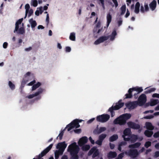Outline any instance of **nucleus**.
<instances>
[{"instance_id":"nucleus-1","label":"nucleus","mask_w":159,"mask_h":159,"mask_svg":"<svg viewBox=\"0 0 159 159\" xmlns=\"http://www.w3.org/2000/svg\"><path fill=\"white\" fill-rule=\"evenodd\" d=\"M67 151L70 153V159H79L78 154L79 151V148L75 142L70 145L68 148Z\"/></svg>"},{"instance_id":"nucleus-2","label":"nucleus","mask_w":159,"mask_h":159,"mask_svg":"<svg viewBox=\"0 0 159 159\" xmlns=\"http://www.w3.org/2000/svg\"><path fill=\"white\" fill-rule=\"evenodd\" d=\"M122 100H119L116 103L115 106H112L109 109L108 111L110 112L111 117H113L115 115V112L114 110H118L124 105V103L122 102Z\"/></svg>"},{"instance_id":"nucleus-3","label":"nucleus","mask_w":159,"mask_h":159,"mask_svg":"<svg viewBox=\"0 0 159 159\" xmlns=\"http://www.w3.org/2000/svg\"><path fill=\"white\" fill-rule=\"evenodd\" d=\"M82 121V120H79L78 119L74 120L69 124L67 125L65 129L66 128H68L67 130L69 131L73 128H78L80 126L79 123L81 122Z\"/></svg>"},{"instance_id":"nucleus-4","label":"nucleus","mask_w":159,"mask_h":159,"mask_svg":"<svg viewBox=\"0 0 159 159\" xmlns=\"http://www.w3.org/2000/svg\"><path fill=\"white\" fill-rule=\"evenodd\" d=\"M125 153L126 155L129 156L132 158H136L139 154V152L137 149H130L127 151H125Z\"/></svg>"},{"instance_id":"nucleus-5","label":"nucleus","mask_w":159,"mask_h":159,"mask_svg":"<svg viewBox=\"0 0 159 159\" xmlns=\"http://www.w3.org/2000/svg\"><path fill=\"white\" fill-rule=\"evenodd\" d=\"M110 118V116L109 115L104 114L98 116L96 117V120L98 122L104 123L108 121Z\"/></svg>"},{"instance_id":"nucleus-6","label":"nucleus","mask_w":159,"mask_h":159,"mask_svg":"<svg viewBox=\"0 0 159 159\" xmlns=\"http://www.w3.org/2000/svg\"><path fill=\"white\" fill-rule=\"evenodd\" d=\"M131 129L129 128H126L124 129L123 131V134L122 135V137L123 138L124 141H128L130 140V138H126L125 137L128 136L130 137L131 135Z\"/></svg>"},{"instance_id":"nucleus-7","label":"nucleus","mask_w":159,"mask_h":159,"mask_svg":"<svg viewBox=\"0 0 159 159\" xmlns=\"http://www.w3.org/2000/svg\"><path fill=\"white\" fill-rule=\"evenodd\" d=\"M125 105L126 107L130 110L135 108L139 105L137 101L129 102L126 103Z\"/></svg>"},{"instance_id":"nucleus-8","label":"nucleus","mask_w":159,"mask_h":159,"mask_svg":"<svg viewBox=\"0 0 159 159\" xmlns=\"http://www.w3.org/2000/svg\"><path fill=\"white\" fill-rule=\"evenodd\" d=\"M67 146V144L65 142L59 143H58L56 148L58 149L57 151L61 152V154H63V152Z\"/></svg>"},{"instance_id":"nucleus-9","label":"nucleus","mask_w":159,"mask_h":159,"mask_svg":"<svg viewBox=\"0 0 159 159\" xmlns=\"http://www.w3.org/2000/svg\"><path fill=\"white\" fill-rule=\"evenodd\" d=\"M113 123L115 124H119L120 125H125L126 123V121L121 115L115 119L114 120Z\"/></svg>"},{"instance_id":"nucleus-10","label":"nucleus","mask_w":159,"mask_h":159,"mask_svg":"<svg viewBox=\"0 0 159 159\" xmlns=\"http://www.w3.org/2000/svg\"><path fill=\"white\" fill-rule=\"evenodd\" d=\"M146 101L147 98L146 95L144 94H142L139 96L137 101L139 105L142 106L146 102Z\"/></svg>"},{"instance_id":"nucleus-11","label":"nucleus","mask_w":159,"mask_h":159,"mask_svg":"<svg viewBox=\"0 0 159 159\" xmlns=\"http://www.w3.org/2000/svg\"><path fill=\"white\" fill-rule=\"evenodd\" d=\"M109 37L110 36H101L94 42V44L98 45L104 41L107 40Z\"/></svg>"},{"instance_id":"nucleus-12","label":"nucleus","mask_w":159,"mask_h":159,"mask_svg":"<svg viewBox=\"0 0 159 159\" xmlns=\"http://www.w3.org/2000/svg\"><path fill=\"white\" fill-rule=\"evenodd\" d=\"M127 125L129 127L134 129H138L140 128L139 125L131 121L128 122Z\"/></svg>"},{"instance_id":"nucleus-13","label":"nucleus","mask_w":159,"mask_h":159,"mask_svg":"<svg viewBox=\"0 0 159 159\" xmlns=\"http://www.w3.org/2000/svg\"><path fill=\"white\" fill-rule=\"evenodd\" d=\"M88 141V139L87 137H83L80 139L78 142V144L80 147H81L86 143Z\"/></svg>"},{"instance_id":"nucleus-14","label":"nucleus","mask_w":159,"mask_h":159,"mask_svg":"<svg viewBox=\"0 0 159 159\" xmlns=\"http://www.w3.org/2000/svg\"><path fill=\"white\" fill-rule=\"evenodd\" d=\"M43 91V89L41 88L38 89V91L36 92L34 94H30L28 96V98L29 99L32 98L34 97L37 96L40 94Z\"/></svg>"},{"instance_id":"nucleus-15","label":"nucleus","mask_w":159,"mask_h":159,"mask_svg":"<svg viewBox=\"0 0 159 159\" xmlns=\"http://www.w3.org/2000/svg\"><path fill=\"white\" fill-rule=\"evenodd\" d=\"M106 129V128L105 127H101L99 129L97 128L94 129L93 133L94 134H98L104 131Z\"/></svg>"},{"instance_id":"nucleus-16","label":"nucleus","mask_w":159,"mask_h":159,"mask_svg":"<svg viewBox=\"0 0 159 159\" xmlns=\"http://www.w3.org/2000/svg\"><path fill=\"white\" fill-rule=\"evenodd\" d=\"M53 144H50L48 147L46 148H45L44 150L43 151L41 152V155H42V156H45L47 153L52 148L53 146Z\"/></svg>"},{"instance_id":"nucleus-17","label":"nucleus","mask_w":159,"mask_h":159,"mask_svg":"<svg viewBox=\"0 0 159 159\" xmlns=\"http://www.w3.org/2000/svg\"><path fill=\"white\" fill-rule=\"evenodd\" d=\"M156 1L155 0H153L152 2L150 3L149 6L151 10L153 11L155 9L156 7Z\"/></svg>"},{"instance_id":"nucleus-18","label":"nucleus","mask_w":159,"mask_h":159,"mask_svg":"<svg viewBox=\"0 0 159 159\" xmlns=\"http://www.w3.org/2000/svg\"><path fill=\"white\" fill-rule=\"evenodd\" d=\"M117 155L116 152L110 151L107 154V157L109 158H113L116 157Z\"/></svg>"},{"instance_id":"nucleus-19","label":"nucleus","mask_w":159,"mask_h":159,"mask_svg":"<svg viewBox=\"0 0 159 159\" xmlns=\"http://www.w3.org/2000/svg\"><path fill=\"white\" fill-rule=\"evenodd\" d=\"M141 143L139 142H137L134 144L129 145L128 147L131 149H135V148H138L141 145Z\"/></svg>"},{"instance_id":"nucleus-20","label":"nucleus","mask_w":159,"mask_h":159,"mask_svg":"<svg viewBox=\"0 0 159 159\" xmlns=\"http://www.w3.org/2000/svg\"><path fill=\"white\" fill-rule=\"evenodd\" d=\"M112 16L110 12L107 14V26L108 27L111 21Z\"/></svg>"},{"instance_id":"nucleus-21","label":"nucleus","mask_w":159,"mask_h":159,"mask_svg":"<svg viewBox=\"0 0 159 159\" xmlns=\"http://www.w3.org/2000/svg\"><path fill=\"white\" fill-rule=\"evenodd\" d=\"M145 125L146 129L148 130H152L154 129V126L152 125V124L150 122H146L145 123Z\"/></svg>"},{"instance_id":"nucleus-22","label":"nucleus","mask_w":159,"mask_h":159,"mask_svg":"<svg viewBox=\"0 0 159 159\" xmlns=\"http://www.w3.org/2000/svg\"><path fill=\"white\" fill-rule=\"evenodd\" d=\"M130 89H132V92L133 91H136L137 94H139V93L142 92L143 91V89H142V87H136Z\"/></svg>"},{"instance_id":"nucleus-23","label":"nucleus","mask_w":159,"mask_h":159,"mask_svg":"<svg viewBox=\"0 0 159 159\" xmlns=\"http://www.w3.org/2000/svg\"><path fill=\"white\" fill-rule=\"evenodd\" d=\"M132 92V89H131L130 88L129 89L128 91V93H126L125 95V98L127 99L131 98L133 96Z\"/></svg>"},{"instance_id":"nucleus-24","label":"nucleus","mask_w":159,"mask_h":159,"mask_svg":"<svg viewBox=\"0 0 159 159\" xmlns=\"http://www.w3.org/2000/svg\"><path fill=\"white\" fill-rule=\"evenodd\" d=\"M140 6V4L139 2H137L135 6L134 12L138 14L139 11V7Z\"/></svg>"},{"instance_id":"nucleus-25","label":"nucleus","mask_w":159,"mask_h":159,"mask_svg":"<svg viewBox=\"0 0 159 159\" xmlns=\"http://www.w3.org/2000/svg\"><path fill=\"white\" fill-rule=\"evenodd\" d=\"M144 134L148 137H150L153 134V132L152 130L149 131L148 130H147L144 131Z\"/></svg>"},{"instance_id":"nucleus-26","label":"nucleus","mask_w":159,"mask_h":159,"mask_svg":"<svg viewBox=\"0 0 159 159\" xmlns=\"http://www.w3.org/2000/svg\"><path fill=\"white\" fill-rule=\"evenodd\" d=\"M118 139V136L116 134H115L110 137L109 140L111 142H113Z\"/></svg>"},{"instance_id":"nucleus-27","label":"nucleus","mask_w":159,"mask_h":159,"mask_svg":"<svg viewBox=\"0 0 159 159\" xmlns=\"http://www.w3.org/2000/svg\"><path fill=\"white\" fill-rule=\"evenodd\" d=\"M123 119L125 120V121L129 119L131 117V115L130 114L126 113L121 115Z\"/></svg>"},{"instance_id":"nucleus-28","label":"nucleus","mask_w":159,"mask_h":159,"mask_svg":"<svg viewBox=\"0 0 159 159\" xmlns=\"http://www.w3.org/2000/svg\"><path fill=\"white\" fill-rule=\"evenodd\" d=\"M117 35L116 31L115 30H113L111 34V35H109L110 37V40L111 41L113 40L115 38L116 35Z\"/></svg>"},{"instance_id":"nucleus-29","label":"nucleus","mask_w":159,"mask_h":159,"mask_svg":"<svg viewBox=\"0 0 159 159\" xmlns=\"http://www.w3.org/2000/svg\"><path fill=\"white\" fill-rule=\"evenodd\" d=\"M29 21L31 24L32 28H34L37 25L36 22L35 20H33V18L29 20Z\"/></svg>"},{"instance_id":"nucleus-30","label":"nucleus","mask_w":159,"mask_h":159,"mask_svg":"<svg viewBox=\"0 0 159 159\" xmlns=\"http://www.w3.org/2000/svg\"><path fill=\"white\" fill-rule=\"evenodd\" d=\"M41 85V83L39 82H38L36 84H34L32 86V91L35 90L39 88Z\"/></svg>"},{"instance_id":"nucleus-31","label":"nucleus","mask_w":159,"mask_h":159,"mask_svg":"<svg viewBox=\"0 0 159 159\" xmlns=\"http://www.w3.org/2000/svg\"><path fill=\"white\" fill-rule=\"evenodd\" d=\"M159 102V101L158 99H153L151 102L150 105L151 106H153L155 105Z\"/></svg>"},{"instance_id":"nucleus-32","label":"nucleus","mask_w":159,"mask_h":159,"mask_svg":"<svg viewBox=\"0 0 159 159\" xmlns=\"http://www.w3.org/2000/svg\"><path fill=\"white\" fill-rule=\"evenodd\" d=\"M130 140L132 142L134 143L138 139V136L137 135H133L132 136H130Z\"/></svg>"},{"instance_id":"nucleus-33","label":"nucleus","mask_w":159,"mask_h":159,"mask_svg":"<svg viewBox=\"0 0 159 159\" xmlns=\"http://www.w3.org/2000/svg\"><path fill=\"white\" fill-rule=\"evenodd\" d=\"M69 39L72 41H75V33L74 32L71 33L69 37Z\"/></svg>"},{"instance_id":"nucleus-34","label":"nucleus","mask_w":159,"mask_h":159,"mask_svg":"<svg viewBox=\"0 0 159 159\" xmlns=\"http://www.w3.org/2000/svg\"><path fill=\"white\" fill-rule=\"evenodd\" d=\"M82 149L84 151H87L89 149L90 146L89 145H85L82 146Z\"/></svg>"},{"instance_id":"nucleus-35","label":"nucleus","mask_w":159,"mask_h":159,"mask_svg":"<svg viewBox=\"0 0 159 159\" xmlns=\"http://www.w3.org/2000/svg\"><path fill=\"white\" fill-rule=\"evenodd\" d=\"M25 8L26 9V11L25 16L24 17L25 18L26 17L27 13H28L29 11V10L30 8V6L29 4H26L25 6Z\"/></svg>"},{"instance_id":"nucleus-36","label":"nucleus","mask_w":159,"mask_h":159,"mask_svg":"<svg viewBox=\"0 0 159 159\" xmlns=\"http://www.w3.org/2000/svg\"><path fill=\"white\" fill-rule=\"evenodd\" d=\"M62 154H61V152L57 150H56L55 152V159H58L59 155H62Z\"/></svg>"},{"instance_id":"nucleus-37","label":"nucleus","mask_w":159,"mask_h":159,"mask_svg":"<svg viewBox=\"0 0 159 159\" xmlns=\"http://www.w3.org/2000/svg\"><path fill=\"white\" fill-rule=\"evenodd\" d=\"M156 90V89L155 88H152L147 89V90L144 92L145 94L150 93L151 92H154Z\"/></svg>"},{"instance_id":"nucleus-38","label":"nucleus","mask_w":159,"mask_h":159,"mask_svg":"<svg viewBox=\"0 0 159 159\" xmlns=\"http://www.w3.org/2000/svg\"><path fill=\"white\" fill-rule=\"evenodd\" d=\"M120 10L121 11V15H123L125 12L126 11V6L123 5L121 7Z\"/></svg>"},{"instance_id":"nucleus-39","label":"nucleus","mask_w":159,"mask_h":159,"mask_svg":"<svg viewBox=\"0 0 159 159\" xmlns=\"http://www.w3.org/2000/svg\"><path fill=\"white\" fill-rule=\"evenodd\" d=\"M99 154V151L98 149H97L96 148V150L94 152H93V156L92 158H94L97 156Z\"/></svg>"},{"instance_id":"nucleus-40","label":"nucleus","mask_w":159,"mask_h":159,"mask_svg":"<svg viewBox=\"0 0 159 159\" xmlns=\"http://www.w3.org/2000/svg\"><path fill=\"white\" fill-rule=\"evenodd\" d=\"M8 85L12 90H13L15 89V85L13 84L11 81H9L8 82Z\"/></svg>"},{"instance_id":"nucleus-41","label":"nucleus","mask_w":159,"mask_h":159,"mask_svg":"<svg viewBox=\"0 0 159 159\" xmlns=\"http://www.w3.org/2000/svg\"><path fill=\"white\" fill-rule=\"evenodd\" d=\"M107 135L105 134H102L100 135L98 137V139L101 141H103V140L106 137Z\"/></svg>"},{"instance_id":"nucleus-42","label":"nucleus","mask_w":159,"mask_h":159,"mask_svg":"<svg viewBox=\"0 0 159 159\" xmlns=\"http://www.w3.org/2000/svg\"><path fill=\"white\" fill-rule=\"evenodd\" d=\"M100 26H101V23L100 21H99L97 23V24L96 25V27L94 28V29L93 30V32L95 33L96 32L97 30V29L99 28L100 27Z\"/></svg>"},{"instance_id":"nucleus-43","label":"nucleus","mask_w":159,"mask_h":159,"mask_svg":"<svg viewBox=\"0 0 159 159\" xmlns=\"http://www.w3.org/2000/svg\"><path fill=\"white\" fill-rule=\"evenodd\" d=\"M96 150V147H93L92 148L89 152L88 153V155L90 156L92 155V154H93V152L95 151Z\"/></svg>"},{"instance_id":"nucleus-44","label":"nucleus","mask_w":159,"mask_h":159,"mask_svg":"<svg viewBox=\"0 0 159 159\" xmlns=\"http://www.w3.org/2000/svg\"><path fill=\"white\" fill-rule=\"evenodd\" d=\"M25 33V30L23 27H20L18 33L20 34H23Z\"/></svg>"},{"instance_id":"nucleus-45","label":"nucleus","mask_w":159,"mask_h":159,"mask_svg":"<svg viewBox=\"0 0 159 159\" xmlns=\"http://www.w3.org/2000/svg\"><path fill=\"white\" fill-rule=\"evenodd\" d=\"M151 145V143L150 141H147L144 144V146L146 148H148Z\"/></svg>"},{"instance_id":"nucleus-46","label":"nucleus","mask_w":159,"mask_h":159,"mask_svg":"<svg viewBox=\"0 0 159 159\" xmlns=\"http://www.w3.org/2000/svg\"><path fill=\"white\" fill-rule=\"evenodd\" d=\"M65 130V129H64L59 134L58 136L57 137H59V139L60 140H61L62 139V136L63 135V134L64 133V131Z\"/></svg>"},{"instance_id":"nucleus-47","label":"nucleus","mask_w":159,"mask_h":159,"mask_svg":"<svg viewBox=\"0 0 159 159\" xmlns=\"http://www.w3.org/2000/svg\"><path fill=\"white\" fill-rule=\"evenodd\" d=\"M125 152H122L120 153L117 158L118 159H122L124 156Z\"/></svg>"},{"instance_id":"nucleus-48","label":"nucleus","mask_w":159,"mask_h":159,"mask_svg":"<svg viewBox=\"0 0 159 159\" xmlns=\"http://www.w3.org/2000/svg\"><path fill=\"white\" fill-rule=\"evenodd\" d=\"M32 5L34 7H36L38 5V2L37 0H33L32 1Z\"/></svg>"},{"instance_id":"nucleus-49","label":"nucleus","mask_w":159,"mask_h":159,"mask_svg":"<svg viewBox=\"0 0 159 159\" xmlns=\"http://www.w3.org/2000/svg\"><path fill=\"white\" fill-rule=\"evenodd\" d=\"M19 28V25L17 23H16L15 24V30H14V32L15 33V32H16L18 31Z\"/></svg>"},{"instance_id":"nucleus-50","label":"nucleus","mask_w":159,"mask_h":159,"mask_svg":"<svg viewBox=\"0 0 159 159\" xmlns=\"http://www.w3.org/2000/svg\"><path fill=\"white\" fill-rule=\"evenodd\" d=\"M102 141L98 139V140L96 141L95 143L98 145L101 146L102 145Z\"/></svg>"},{"instance_id":"nucleus-51","label":"nucleus","mask_w":159,"mask_h":159,"mask_svg":"<svg viewBox=\"0 0 159 159\" xmlns=\"http://www.w3.org/2000/svg\"><path fill=\"white\" fill-rule=\"evenodd\" d=\"M153 137L155 138H158L159 137V131L155 133L153 135Z\"/></svg>"},{"instance_id":"nucleus-52","label":"nucleus","mask_w":159,"mask_h":159,"mask_svg":"<svg viewBox=\"0 0 159 159\" xmlns=\"http://www.w3.org/2000/svg\"><path fill=\"white\" fill-rule=\"evenodd\" d=\"M144 7H145V11H149V7L148 5V4H146V3H145L144 5Z\"/></svg>"},{"instance_id":"nucleus-53","label":"nucleus","mask_w":159,"mask_h":159,"mask_svg":"<svg viewBox=\"0 0 159 159\" xmlns=\"http://www.w3.org/2000/svg\"><path fill=\"white\" fill-rule=\"evenodd\" d=\"M29 14H28V17L30 16L33 13V11L32 9H31L30 10H29Z\"/></svg>"},{"instance_id":"nucleus-54","label":"nucleus","mask_w":159,"mask_h":159,"mask_svg":"<svg viewBox=\"0 0 159 159\" xmlns=\"http://www.w3.org/2000/svg\"><path fill=\"white\" fill-rule=\"evenodd\" d=\"M109 146H110V148L111 149H113L114 148L115 146V145L114 144L111 143H109Z\"/></svg>"},{"instance_id":"nucleus-55","label":"nucleus","mask_w":159,"mask_h":159,"mask_svg":"<svg viewBox=\"0 0 159 159\" xmlns=\"http://www.w3.org/2000/svg\"><path fill=\"white\" fill-rule=\"evenodd\" d=\"M74 132L77 134H80L81 132V130L80 129H77L74 130Z\"/></svg>"},{"instance_id":"nucleus-56","label":"nucleus","mask_w":159,"mask_h":159,"mask_svg":"<svg viewBox=\"0 0 159 159\" xmlns=\"http://www.w3.org/2000/svg\"><path fill=\"white\" fill-rule=\"evenodd\" d=\"M127 144V143L125 142V141H123L121 142H120L119 145L120 146H125Z\"/></svg>"},{"instance_id":"nucleus-57","label":"nucleus","mask_w":159,"mask_h":159,"mask_svg":"<svg viewBox=\"0 0 159 159\" xmlns=\"http://www.w3.org/2000/svg\"><path fill=\"white\" fill-rule=\"evenodd\" d=\"M46 21L47 23V24L48 25L49 23V16L48 14H47V15Z\"/></svg>"},{"instance_id":"nucleus-58","label":"nucleus","mask_w":159,"mask_h":159,"mask_svg":"<svg viewBox=\"0 0 159 159\" xmlns=\"http://www.w3.org/2000/svg\"><path fill=\"white\" fill-rule=\"evenodd\" d=\"M36 83V81L35 80H34L33 81L30 82V83H29L28 85V86H32L33 85L34 83Z\"/></svg>"},{"instance_id":"nucleus-59","label":"nucleus","mask_w":159,"mask_h":159,"mask_svg":"<svg viewBox=\"0 0 159 159\" xmlns=\"http://www.w3.org/2000/svg\"><path fill=\"white\" fill-rule=\"evenodd\" d=\"M152 97L153 98H159V94H158L157 93H154L152 95Z\"/></svg>"},{"instance_id":"nucleus-60","label":"nucleus","mask_w":159,"mask_h":159,"mask_svg":"<svg viewBox=\"0 0 159 159\" xmlns=\"http://www.w3.org/2000/svg\"><path fill=\"white\" fill-rule=\"evenodd\" d=\"M65 51L66 52H69L71 51V48L69 47H66L65 48Z\"/></svg>"},{"instance_id":"nucleus-61","label":"nucleus","mask_w":159,"mask_h":159,"mask_svg":"<svg viewBox=\"0 0 159 159\" xmlns=\"http://www.w3.org/2000/svg\"><path fill=\"white\" fill-rule=\"evenodd\" d=\"M23 20V18L19 19L16 22V23H17L19 25L20 24H21V23H22Z\"/></svg>"},{"instance_id":"nucleus-62","label":"nucleus","mask_w":159,"mask_h":159,"mask_svg":"<svg viewBox=\"0 0 159 159\" xmlns=\"http://www.w3.org/2000/svg\"><path fill=\"white\" fill-rule=\"evenodd\" d=\"M153 116L152 115L148 116H145L144 118L146 119H151L153 117Z\"/></svg>"},{"instance_id":"nucleus-63","label":"nucleus","mask_w":159,"mask_h":159,"mask_svg":"<svg viewBox=\"0 0 159 159\" xmlns=\"http://www.w3.org/2000/svg\"><path fill=\"white\" fill-rule=\"evenodd\" d=\"M22 42V40L21 39H19L18 40V44L17 46V47H19L21 45V43Z\"/></svg>"},{"instance_id":"nucleus-64","label":"nucleus","mask_w":159,"mask_h":159,"mask_svg":"<svg viewBox=\"0 0 159 159\" xmlns=\"http://www.w3.org/2000/svg\"><path fill=\"white\" fill-rule=\"evenodd\" d=\"M95 119L94 118H92L91 119H90L88 121H87V123L88 124H90L92 122L93 120H94Z\"/></svg>"}]
</instances>
